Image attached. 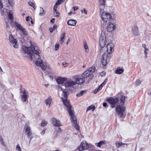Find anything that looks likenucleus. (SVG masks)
<instances>
[{"mask_svg": "<svg viewBox=\"0 0 151 151\" xmlns=\"http://www.w3.org/2000/svg\"><path fill=\"white\" fill-rule=\"evenodd\" d=\"M61 2L59 0H58L56 2L54 6H57L58 5H60V4H61Z\"/></svg>", "mask_w": 151, "mask_h": 151, "instance_id": "41", "label": "nucleus"}, {"mask_svg": "<svg viewBox=\"0 0 151 151\" xmlns=\"http://www.w3.org/2000/svg\"><path fill=\"white\" fill-rule=\"evenodd\" d=\"M106 74V73L104 71H103L100 73V75L101 76H104Z\"/></svg>", "mask_w": 151, "mask_h": 151, "instance_id": "45", "label": "nucleus"}, {"mask_svg": "<svg viewBox=\"0 0 151 151\" xmlns=\"http://www.w3.org/2000/svg\"><path fill=\"white\" fill-rule=\"evenodd\" d=\"M52 99L51 97L49 96L47 99L45 101V103L47 106L49 107L52 102Z\"/></svg>", "mask_w": 151, "mask_h": 151, "instance_id": "17", "label": "nucleus"}, {"mask_svg": "<svg viewBox=\"0 0 151 151\" xmlns=\"http://www.w3.org/2000/svg\"><path fill=\"white\" fill-rule=\"evenodd\" d=\"M15 26L20 30L21 31L24 28L21 24L17 22H15Z\"/></svg>", "mask_w": 151, "mask_h": 151, "instance_id": "26", "label": "nucleus"}, {"mask_svg": "<svg viewBox=\"0 0 151 151\" xmlns=\"http://www.w3.org/2000/svg\"><path fill=\"white\" fill-rule=\"evenodd\" d=\"M59 45L58 44H56L55 46V50H57L59 48Z\"/></svg>", "mask_w": 151, "mask_h": 151, "instance_id": "42", "label": "nucleus"}, {"mask_svg": "<svg viewBox=\"0 0 151 151\" xmlns=\"http://www.w3.org/2000/svg\"><path fill=\"white\" fill-rule=\"evenodd\" d=\"M30 47H28L23 46L22 47L23 51L25 53H27L30 56L32 60H36L35 64L37 66L41 67L42 69L44 71L46 67L42 63V60L40 58V54L41 51L37 46H33L31 43Z\"/></svg>", "mask_w": 151, "mask_h": 151, "instance_id": "1", "label": "nucleus"}, {"mask_svg": "<svg viewBox=\"0 0 151 151\" xmlns=\"http://www.w3.org/2000/svg\"><path fill=\"white\" fill-rule=\"evenodd\" d=\"M73 11H75L78 10V8L76 6H74L73 7Z\"/></svg>", "mask_w": 151, "mask_h": 151, "instance_id": "51", "label": "nucleus"}, {"mask_svg": "<svg viewBox=\"0 0 151 151\" xmlns=\"http://www.w3.org/2000/svg\"><path fill=\"white\" fill-rule=\"evenodd\" d=\"M0 142H1L3 146H6V145L5 144L3 141V140L2 139V137H1L0 136Z\"/></svg>", "mask_w": 151, "mask_h": 151, "instance_id": "40", "label": "nucleus"}, {"mask_svg": "<svg viewBox=\"0 0 151 151\" xmlns=\"http://www.w3.org/2000/svg\"><path fill=\"white\" fill-rule=\"evenodd\" d=\"M104 86V85L103 84H101L99 87L100 88H101L102 87H103Z\"/></svg>", "mask_w": 151, "mask_h": 151, "instance_id": "60", "label": "nucleus"}, {"mask_svg": "<svg viewBox=\"0 0 151 151\" xmlns=\"http://www.w3.org/2000/svg\"><path fill=\"white\" fill-rule=\"evenodd\" d=\"M16 149L18 150L19 151H21V149L19 145V144L17 145V146Z\"/></svg>", "mask_w": 151, "mask_h": 151, "instance_id": "43", "label": "nucleus"}, {"mask_svg": "<svg viewBox=\"0 0 151 151\" xmlns=\"http://www.w3.org/2000/svg\"><path fill=\"white\" fill-rule=\"evenodd\" d=\"M3 7L2 3L1 2V0H0V9H1Z\"/></svg>", "mask_w": 151, "mask_h": 151, "instance_id": "48", "label": "nucleus"}, {"mask_svg": "<svg viewBox=\"0 0 151 151\" xmlns=\"http://www.w3.org/2000/svg\"><path fill=\"white\" fill-rule=\"evenodd\" d=\"M114 47V45L111 42H110L106 46V50L108 53H111L112 51H113Z\"/></svg>", "mask_w": 151, "mask_h": 151, "instance_id": "11", "label": "nucleus"}, {"mask_svg": "<svg viewBox=\"0 0 151 151\" xmlns=\"http://www.w3.org/2000/svg\"><path fill=\"white\" fill-rule=\"evenodd\" d=\"M125 109L124 106H121L120 105H117L116 107V111L118 114V116L122 118L123 116V113Z\"/></svg>", "mask_w": 151, "mask_h": 151, "instance_id": "6", "label": "nucleus"}, {"mask_svg": "<svg viewBox=\"0 0 151 151\" xmlns=\"http://www.w3.org/2000/svg\"><path fill=\"white\" fill-rule=\"evenodd\" d=\"M106 1V0H99L100 9L102 10L104 7V5Z\"/></svg>", "mask_w": 151, "mask_h": 151, "instance_id": "20", "label": "nucleus"}, {"mask_svg": "<svg viewBox=\"0 0 151 151\" xmlns=\"http://www.w3.org/2000/svg\"><path fill=\"white\" fill-rule=\"evenodd\" d=\"M52 124L54 126L57 127L61 126L60 122L59 120L54 118L52 119Z\"/></svg>", "mask_w": 151, "mask_h": 151, "instance_id": "15", "label": "nucleus"}, {"mask_svg": "<svg viewBox=\"0 0 151 151\" xmlns=\"http://www.w3.org/2000/svg\"><path fill=\"white\" fill-rule=\"evenodd\" d=\"M124 71V69L123 68H117L116 70L115 73L118 74H122Z\"/></svg>", "mask_w": 151, "mask_h": 151, "instance_id": "23", "label": "nucleus"}, {"mask_svg": "<svg viewBox=\"0 0 151 151\" xmlns=\"http://www.w3.org/2000/svg\"><path fill=\"white\" fill-rule=\"evenodd\" d=\"M8 3L9 4V5L12 6L13 5V4L12 1H11V0H8Z\"/></svg>", "mask_w": 151, "mask_h": 151, "instance_id": "46", "label": "nucleus"}, {"mask_svg": "<svg viewBox=\"0 0 151 151\" xmlns=\"http://www.w3.org/2000/svg\"><path fill=\"white\" fill-rule=\"evenodd\" d=\"M30 19H30V18H29V16H27L26 18V20L27 21H29L30 20Z\"/></svg>", "mask_w": 151, "mask_h": 151, "instance_id": "52", "label": "nucleus"}, {"mask_svg": "<svg viewBox=\"0 0 151 151\" xmlns=\"http://www.w3.org/2000/svg\"><path fill=\"white\" fill-rule=\"evenodd\" d=\"M60 89L63 91L62 96L63 97H62L61 99L65 107H66L67 110L70 116V120L73 124V126L75 127L77 130H79V127L77 124V119L74 114V112L72 109V106L70 104V101L67 100L68 98V90L64 89L62 87Z\"/></svg>", "mask_w": 151, "mask_h": 151, "instance_id": "2", "label": "nucleus"}, {"mask_svg": "<svg viewBox=\"0 0 151 151\" xmlns=\"http://www.w3.org/2000/svg\"><path fill=\"white\" fill-rule=\"evenodd\" d=\"M95 109V107L94 106L91 105L89 106L86 109V111H88L92 109L93 111Z\"/></svg>", "mask_w": 151, "mask_h": 151, "instance_id": "33", "label": "nucleus"}, {"mask_svg": "<svg viewBox=\"0 0 151 151\" xmlns=\"http://www.w3.org/2000/svg\"><path fill=\"white\" fill-rule=\"evenodd\" d=\"M28 4L29 6L32 7L34 8V9L35 10V4L32 2H29Z\"/></svg>", "mask_w": 151, "mask_h": 151, "instance_id": "36", "label": "nucleus"}, {"mask_svg": "<svg viewBox=\"0 0 151 151\" xmlns=\"http://www.w3.org/2000/svg\"><path fill=\"white\" fill-rule=\"evenodd\" d=\"M116 104H111V107L112 108H113L115 106V105Z\"/></svg>", "mask_w": 151, "mask_h": 151, "instance_id": "56", "label": "nucleus"}, {"mask_svg": "<svg viewBox=\"0 0 151 151\" xmlns=\"http://www.w3.org/2000/svg\"><path fill=\"white\" fill-rule=\"evenodd\" d=\"M89 79H88V81H89V80H91L93 79V74L91 75L89 77Z\"/></svg>", "mask_w": 151, "mask_h": 151, "instance_id": "53", "label": "nucleus"}, {"mask_svg": "<svg viewBox=\"0 0 151 151\" xmlns=\"http://www.w3.org/2000/svg\"><path fill=\"white\" fill-rule=\"evenodd\" d=\"M83 11H84V13L86 14H87V10L86 9L84 8L83 9Z\"/></svg>", "mask_w": 151, "mask_h": 151, "instance_id": "54", "label": "nucleus"}, {"mask_svg": "<svg viewBox=\"0 0 151 151\" xmlns=\"http://www.w3.org/2000/svg\"><path fill=\"white\" fill-rule=\"evenodd\" d=\"M82 78H76V83L78 84H83L85 81V79Z\"/></svg>", "mask_w": 151, "mask_h": 151, "instance_id": "21", "label": "nucleus"}, {"mask_svg": "<svg viewBox=\"0 0 151 151\" xmlns=\"http://www.w3.org/2000/svg\"><path fill=\"white\" fill-rule=\"evenodd\" d=\"M72 13V12L71 11V12H70L69 13H68V15L70 16L71 14Z\"/></svg>", "mask_w": 151, "mask_h": 151, "instance_id": "63", "label": "nucleus"}, {"mask_svg": "<svg viewBox=\"0 0 151 151\" xmlns=\"http://www.w3.org/2000/svg\"><path fill=\"white\" fill-rule=\"evenodd\" d=\"M27 98V94L23 95L21 97L22 101L24 102H25L26 101Z\"/></svg>", "mask_w": 151, "mask_h": 151, "instance_id": "27", "label": "nucleus"}, {"mask_svg": "<svg viewBox=\"0 0 151 151\" xmlns=\"http://www.w3.org/2000/svg\"><path fill=\"white\" fill-rule=\"evenodd\" d=\"M104 107H106L107 106V104L106 103H104L103 104Z\"/></svg>", "mask_w": 151, "mask_h": 151, "instance_id": "57", "label": "nucleus"}, {"mask_svg": "<svg viewBox=\"0 0 151 151\" xmlns=\"http://www.w3.org/2000/svg\"><path fill=\"white\" fill-rule=\"evenodd\" d=\"M142 47H143L144 48L146 47V45L145 44H143L142 45Z\"/></svg>", "mask_w": 151, "mask_h": 151, "instance_id": "64", "label": "nucleus"}, {"mask_svg": "<svg viewBox=\"0 0 151 151\" xmlns=\"http://www.w3.org/2000/svg\"><path fill=\"white\" fill-rule=\"evenodd\" d=\"M114 22L113 21H111L108 22L109 24L107 27V30L108 32H111L116 29V25L114 24Z\"/></svg>", "mask_w": 151, "mask_h": 151, "instance_id": "10", "label": "nucleus"}, {"mask_svg": "<svg viewBox=\"0 0 151 151\" xmlns=\"http://www.w3.org/2000/svg\"><path fill=\"white\" fill-rule=\"evenodd\" d=\"M48 76L51 80H52L53 79V78L52 76Z\"/></svg>", "mask_w": 151, "mask_h": 151, "instance_id": "61", "label": "nucleus"}, {"mask_svg": "<svg viewBox=\"0 0 151 151\" xmlns=\"http://www.w3.org/2000/svg\"><path fill=\"white\" fill-rule=\"evenodd\" d=\"M65 36V32H63L61 35V37L60 38V40L61 41V44H62L64 41L63 39L64 38Z\"/></svg>", "mask_w": 151, "mask_h": 151, "instance_id": "31", "label": "nucleus"}, {"mask_svg": "<svg viewBox=\"0 0 151 151\" xmlns=\"http://www.w3.org/2000/svg\"><path fill=\"white\" fill-rule=\"evenodd\" d=\"M132 32L135 35L138 36L139 35L138 28L136 25L133 27Z\"/></svg>", "mask_w": 151, "mask_h": 151, "instance_id": "16", "label": "nucleus"}, {"mask_svg": "<svg viewBox=\"0 0 151 151\" xmlns=\"http://www.w3.org/2000/svg\"><path fill=\"white\" fill-rule=\"evenodd\" d=\"M76 84V82L73 81L72 80H70L68 81L67 80L64 84V85L66 88H68L73 86Z\"/></svg>", "mask_w": 151, "mask_h": 151, "instance_id": "13", "label": "nucleus"}, {"mask_svg": "<svg viewBox=\"0 0 151 151\" xmlns=\"http://www.w3.org/2000/svg\"><path fill=\"white\" fill-rule=\"evenodd\" d=\"M9 19L11 20V23H13L14 22V18L12 14L10 13V12H9Z\"/></svg>", "mask_w": 151, "mask_h": 151, "instance_id": "30", "label": "nucleus"}, {"mask_svg": "<svg viewBox=\"0 0 151 151\" xmlns=\"http://www.w3.org/2000/svg\"><path fill=\"white\" fill-rule=\"evenodd\" d=\"M5 23H6V28L9 27V25L8 24V23L6 21H5Z\"/></svg>", "mask_w": 151, "mask_h": 151, "instance_id": "55", "label": "nucleus"}, {"mask_svg": "<svg viewBox=\"0 0 151 151\" xmlns=\"http://www.w3.org/2000/svg\"><path fill=\"white\" fill-rule=\"evenodd\" d=\"M105 144V142L103 141H101L98 143H95V145L97 147H100L101 146Z\"/></svg>", "mask_w": 151, "mask_h": 151, "instance_id": "25", "label": "nucleus"}, {"mask_svg": "<svg viewBox=\"0 0 151 151\" xmlns=\"http://www.w3.org/2000/svg\"><path fill=\"white\" fill-rule=\"evenodd\" d=\"M21 31L24 35H28L27 32L24 28Z\"/></svg>", "mask_w": 151, "mask_h": 151, "instance_id": "34", "label": "nucleus"}, {"mask_svg": "<svg viewBox=\"0 0 151 151\" xmlns=\"http://www.w3.org/2000/svg\"><path fill=\"white\" fill-rule=\"evenodd\" d=\"M40 13L39 14L40 16H42L45 15V12L44 11L42 7H40Z\"/></svg>", "mask_w": 151, "mask_h": 151, "instance_id": "28", "label": "nucleus"}, {"mask_svg": "<svg viewBox=\"0 0 151 151\" xmlns=\"http://www.w3.org/2000/svg\"><path fill=\"white\" fill-rule=\"evenodd\" d=\"M84 47L86 50H87L88 48V45L86 43L84 45Z\"/></svg>", "mask_w": 151, "mask_h": 151, "instance_id": "49", "label": "nucleus"}, {"mask_svg": "<svg viewBox=\"0 0 151 151\" xmlns=\"http://www.w3.org/2000/svg\"><path fill=\"white\" fill-rule=\"evenodd\" d=\"M30 19H31V23L32 24H33V23H34V22H33V20H32V18H31V17H30Z\"/></svg>", "mask_w": 151, "mask_h": 151, "instance_id": "62", "label": "nucleus"}, {"mask_svg": "<svg viewBox=\"0 0 151 151\" xmlns=\"http://www.w3.org/2000/svg\"><path fill=\"white\" fill-rule=\"evenodd\" d=\"M141 83V81L140 80H137L136 81L135 84V85L137 86H138L140 85Z\"/></svg>", "mask_w": 151, "mask_h": 151, "instance_id": "37", "label": "nucleus"}, {"mask_svg": "<svg viewBox=\"0 0 151 151\" xmlns=\"http://www.w3.org/2000/svg\"><path fill=\"white\" fill-rule=\"evenodd\" d=\"M47 124V122H46L45 120H43L42 121L41 124L42 126L43 127L45 126Z\"/></svg>", "mask_w": 151, "mask_h": 151, "instance_id": "35", "label": "nucleus"}, {"mask_svg": "<svg viewBox=\"0 0 151 151\" xmlns=\"http://www.w3.org/2000/svg\"><path fill=\"white\" fill-rule=\"evenodd\" d=\"M69 89L70 91H71L73 92V91H75V88L74 87L72 86V87H70L69 88Z\"/></svg>", "mask_w": 151, "mask_h": 151, "instance_id": "44", "label": "nucleus"}, {"mask_svg": "<svg viewBox=\"0 0 151 151\" xmlns=\"http://www.w3.org/2000/svg\"><path fill=\"white\" fill-rule=\"evenodd\" d=\"M55 20V19L54 18H52L50 20V22L51 23H54Z\"/></svg>", "mask_w": 151, "mask_h": 151, "instance_id": "50", "label": "nucleus"}, {"mask_svg": "<svg viewBox=\"0 0 151 151\" xmlns=\"http://www.w3.org/2000/svg\"><path fill=\"white\" fill-rule=\"evenodd\" d=\"M100 88L98 86L93 91V93H96L99 91L100 90Z\"/></svg>", "mask_w": 151, "mask_h": 151, "instance_id": "38", "label": "nucleus"}, {"mask_svg": "<svg viewBox=\"0 0 151 151\" xmlns=\"http://www.w3.org/2000/svg\"><path fill=\"white\" fill-rule=\"evenodd\" d=\"M9 40L11 45L15 48L18 47V45L17 44V41L16 39H14L12 35H10L9 36Z\"/></svg>", "mask_w": 151, "mask_h": 151, "instance_id": "8", "label": "nucleus"}, {"mask_svg": "<svg viewBox=\"0 0 151 151\" xmlns=\"http://www.w3.org/2000/svg\"><path fill=\"white\" fill-rule=\"evenodd\" d=\"M91 74H92L95 71V66H93L89 68L88 70Z\"/></svg>", "mask_w": 151, "mask_h": 151, "instance_id": "29", "label": "nucleus"}, {"mask_svg": "<svg viewBox=\"0 0 151 151\" xmlns=\"http://www.w3.org/2000/svg\"><path fill=\"white\" fill-rule=\"evenodd\" d=\"M91 75H92V74L87 70L84 72L82 74V77L84 78H85L86 77H89Z\"/></svg>", "mask_w": 151, "mask_h": 151, "instance_id": "19", "label": "nucleus"}, {"mask_svg": "<svg viewBox=\"0 0 151 151\" xmlns=\"http://www.w3.org/2000/svg\"><path fill=\"white\" fill-rule=\"evenodd\" d=\"M86 91V90L81 91L79 93H78L76 94V96L78 97L81 96L85 93Z\"/></svg>", "mask_w": 151, "mask_h": 151, "instance_id": "32", "label": "nucleus"}, {"mask_svg": "<svg viewBox=\"0 0 151 151\" xmlns=\"http://www.w3.org/2000/svg\"><path fill=\"white\" fill-rule=\"evenodd\" d=\"M77 149L79 151H82L89 149L88 145L86 141L82 142L80 146L77 147Z\"/></svg>", "mask_w": 151, "mask_h": 151, "instance_id": "9", "label": "nucleus"}, {"mask_svg": "<svg viewBox=\"0 0 151 151\" xmlns=\"http://www.w3.org/2000/svg\"><path fill=\"white\" fill-rule=\"evenodd\" d=\"M58 131H59L60 132H61L62 131V130L61 128L60 127H59L58 128Z\"/></svg>", "mask_w": 151, "mask_h": 151, "instance_id": "59", "label": "nucleus"}, {"mask_svg": "<svg viewBox=\"0 0 151 151\" xmlns=\"http://www.w3.org/2000/svg\"><path fill=\"white\" fill-rule=\"evenodd\" d=\"M57 7L58 6H54L53 7L54 13L55 14V13L57 14L56 15L54 16L55 17H59L60 16V13L57 10Z\"/></svg>", "mask_w": 151, "mask_h": 151, "instance_id": "22", "label": "nucleus"}, {"mask_svg": "<svg viewBox=\"0 0 151 151\" xmlns=\"http://www.w3.org/2000/svg\"><path fill=\"white\" fill-rule=\"evenodd\" d=\"M106 36L104 32L102 31L101 32L99 41L100 47L101 48L104 47L106 45Z\"/></svg>", "mask_w": 151, "mask_h": 151, "instance_id": "5", "label": "nucleus"}, {"mask_svg": "<svg viewBox=\"0 0 151 151\" xmlns=\"http://www.w3.org/2000/svg\"><path fill=\"white\" fill-rule=\"evenodd\" d=\"M116 147L117 148H119L121 147L122 145H126V146H127V144L126 143H123L122 142H120L119 141H117L115 143Z\"/></svg>", "mask_w": 151, "mask_h": 151, "instance_id": "24", "label": "nucleus"}, {"mask_svg": "<svg viewBox=\"0 0 151 151\" xmlns=\"http://www.w3.org/2000/svg\"><path fill=\"white\" fill-rule=\"evenodd\" d=\"M24 134L27 135L28 138L30 139L29 141H30L33 137H32V131L31 130L30 127L27 125H25L24 127Z\"/></svg>", "mask_w": 151, "mask_h": 151, "instance_id": "7", "label": "nucleus"}, {"mask_svg": "<svg viewBox=\"0 0 151 151\" xmlns=\"http://www.w3.org/2000/svg\"><path fill=\"white\" fill-rule=\"evenodd\" d=\"M77 22L74 19H69L68 20L67 22L68 24L70 26H75L76 23Z\"/></svg>", "mask_w": 151, "mask_h": 151, "instance_id": "18", "label": "nucleus"}, {"mask_svg": "<svg viewBox=\"0 0 151 151\" xmlns=\"http://www.w3.org/2000/svg\"><path fill=\"white\" fill-rule=\"evenodd\" d=\"M101 18L103 21L105 22L108 21V22L111 21H113L115 19V17L114 15H111L108 12H103L101 14Z\"/></svg>", "mask_w": 151, "mask_h": 151, "instance_id": "4", "label": "nucleus"}, {"mask_svg": "<svg viewBox=\"0 0 151 151\" xmlns=\"http://www.w3.org/2000/svg\"><path fill=\"white\" fill-rule=\"evenodd\" d=\"M1 15H3V14H4V11L3 10L1 9Z\"/></svg>", "mask_w": 151, "mask_h": 151, "instance_id": "58", "label": "nucleus"}, {"mask_svg": "<svg viewBox=\"0 0 151 151\" xmlns=\"http://www.w3.org/2000/svg\"><path fill=\"white\" fill-rule=\"evenodd\" d=\"M109 55L108 57L107 54L106 53L104 54L102 56L101 61L103 65L105 66L107 63V60L108 58H109Z\"/></svg>", "mask_w": 151, "mask_h": 151, "instance_id": "12", "label": "nucleus"}, {"mask_svg": "<svg viewBox=\"0 0 151 151\" xmlns=\"http://www.w3.org/2000/svg\"><path fill=\"white\" fill-rule=\"evenodd\" d=\"M67 78H63L62 77H59L56 79V81L58 84H62L63 86L64 85V82L65 83L67 80Z\"/></svg>", "mask_w": 151, "mask_h": 151, "instance_id": "14", "label": "nucleus"}, {"mask_svg": "<svg viewBox=\"0 0 151 151\" xmlns=\"http://www.w3.org/2000/svg\"><path fill=\"white\" fill-rule=\"evenodd\" d=\"M119 98H119L117 97L115 98L108 99L107 101H108L111 104H116L118 101H119V103L121 105H124L126 97L123 96H120Z\"/></svg>", "mask_w": 151, "mask_h": 151, "instance_id": "3", "label": "nucleus"}, {"mask_svg": "<svg viewBox=\"0 0 151 151\" xmlns=\"http://www.w3.org/2000/svg\"><path fill=\"white\" fill-rule=\"evenodd\" d=\"M57 25L55 24L54 25H53V28H52V31H50V32L51 33H52L53 32V31L54 30L57 28Z\"/></svg>", "mask_w": 151, "mask_h": 151, "instance_id": "39", "label": "nucleus"}, {"mask_svg": "<svg viewBox=\"0 0 151 151\" xmlns=\"http://www.w3.org/2000/svg\"><path fill=\"white\" fill-rule=\"evenodd\" d=\"M89 148V149L91 150V148H94V146L91 144H90L88 145Z\"/></svg>", "mask_w": 151, "mask_h": 151, "instance_id": "47", "label": "nucleus"}]
</instances>
